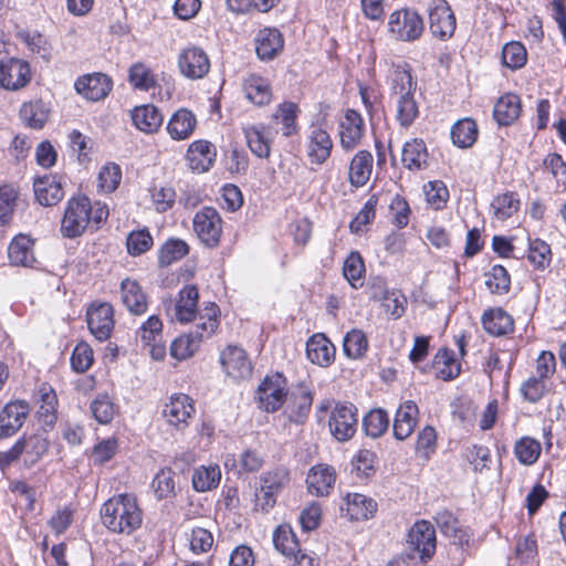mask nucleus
Here are the masks:
<instances>
[{
    "label": "nucleus",
    "mask_w": 566,
    "mask_h": 566,
    "mask_svg": "<svg viewBox=\"0 0 566 566\" xmlns=\"http://www.w3.org/2000/svg\"><path fill=\"white\" fill-rule=\"evenodd\" d=\"M389 97L395 105V118L401 128H409L419 116L416 101V82L407 65H396L389 77Z\"/></svg>",
    "instance_id": "obj_1"
},
{
    "label": "nucleus",
    "mask_w": 566,
    "mask_h": 566,
    "mask_svg": "<svg viewBox=\"0 0 566 566\" xmlns=\"http://www.w3.org/2000/svg\"><path fill=\"white\" fill-rule=\"evenodd\" d=\"M108 217V208L101 202L92 203L85 196L72 197L66 202L61 221L64 238L74 239L82 235L90 224L98 228Z\"/></svg>",
    "instance_id": "obj_2"
},
{
    "label": "nucleus",
    "mask_w": 566,
    "mask_h": 566,
    "mask_svg": "<svg viewBox=\"0 0 566 566\" xmlns=\"http://www.w3.org/2000/svg\"><path fill=\"white\" fill-rule=\"evenodd\" d=\"M103 525L113 533L130 535L143 523V512L133 494L123 493L108 499L101 509Z\"/></svg>",
    "instance_id": "obj_3"
},
{
    "label": "nucleus",
    "mask_w": 566,
    "mask_h": 566,
    "mask_svg": "<svg viewBox=\"0 0 566 566\" xmlns=\"http://www.w3.org/2000/svg\"><path fill=\"white\" fill-rule=\"evenodd\" d=\"M327 416L329 432L337 441L344 442L355 436L358 427V409L355 405L326 399L317 407V422L324 421Z\"/></svg>",
    "instance_id": "obj_4"
},
{
    "label": "nucleus",
    "mask_w": 566,
    "mask_h": 566,
    "mask_svg": "<svg viewBox=\"0 0 566 566\" xmlns=\"http://www.w3.org/2000/svg\"><path fill=\"white\" fill-rule=\"evenodd\" d=\"M219 307L210 303L199 314L197 329L177 337L170 345V355L177 360H186L199 349L205 337L211 336L219 326Z\"/></svg>",
    "instance_id": "obj_5"
},
{
    "label": "nucleus",
    "mask_w": 566,
    "mask_h": 566,
    "mask_svg": "<svg viewBox=\"0 0 566 566\" xmlns=\"http://www.w3.org/2000/svg\"><path fill=\"white\" fill-rule=\"evenodd\" d=\"M423 29V20L415 10H396L389 15L388 31L397 41L413 42L421 36Z\"/></svg>",
    "instance_id": "obj_6"
},
{
    "label": "nucleus",
    "mask_w": 566,
    "mask_h": 566,
    "mask_svg": "<svg viewBox=\"0 0 566 566\" xmlns=\"http://www.w3.org/2000/svg\"><path fill=\"white\" fill-rule=\"evenodd\" d=\"M223 221L217 209L203 207L192 219L193 231L199 241L207 248H217L222 235Z\"/></svg>",
    "instance_id": "obj_7"
},
{
    "label": "nucleus",
    "mask_w": 566,
    "mask_h": 566,
    "mask_svg": "<svg viewBox=\"0 0 566 566\" xmlns=\"http://www.w3.org/2000/svg\"><path fill=\"white\" fill-rule=\"evenodd\" d=\"M429 27L433 36L450 39L457 28L454 13L446 0H432L429 4Z\"/></svg>",
    "instance_id": "obj_8"
},
{
    "label": "nucleus",
    "mask_w": 566,
    "mask_h": 566,
    "mask_svg": "<svg viewBox=\"0 0 566 566\" xmlns=\"http://www.w3.org/2000/svg\"><path fill=\"white\" fill-rule=\"evenodd\" d=\"M30 410V405L25 400L17 399L7 402L0 410V439H8L18 433Z\"/></svg>",
    "instance_id": "obj_9"
},
{
    "label": "nucleus",
    "mask_w": 566,
    "mask_h": 566,
    "mask_svg": "<svg viewBox=\"0 0 566 566\" xmlns=\"http://www.w3.org/2000/svg\"><path fill=\"white\" fill-rule=\"evenodd\" d=\"M178 69L186 78L200 80L209 73L210 60L201 48L188 46L178 55Z\"/></svg>",
    "instance_id": "obj_10"
},
{
    "label": "nucleus",
    "mask_w": 566,
    "mask_h": 566,
    "mask_svg": "<svg viewBox=\"0 0 566 566\" xmlns=\"http://www.w3.org/2000/svg\"><path fill=\"white\" fill-rule=\"evenodd\" d=\"M256 398L261 409L275 412L286 398L285 380L280 374L266 376L258 388Z\"/></svg>",
    "instance_id": "obj_11"
},
{
    "label": "nucleus",
    "mask_w": 566,
    "mask_h": 566,
    "mask_svg": "<svg viewBox=\"0 0 566 566\" xmlns=\"http://www.w3.org/2000/svg\"><path fill=\"white\" fill-rule=\"evenodd\" d=\"M409 548L417 552L421 560H427L436 552V531L433 525L424 520L416 522L408 533Z\"/></svg>",
    "instance_id": "obj_12"
},
{
    "label": "nucleus",
    "mask_w": 566,
    "mask_h": 566,
    "mask_svg": "<svg viewBox=\"0 0 566 566\" xmlns=\"http://www.w3.org/2000/svg\"><path fill=\"white\" fill-rule=\"evenodd\" d=\"M114 312L109 303H93L86 312L87 326L99 342L106 340L114 328Z\"/></svg>",
    "instance_id": "obj_13"
},
{
    "label": "nucleus",
    "mask_w": 566,
    "mask_h": 566,
    "mask_svg": "<svg viewBox=\"0 0 566 566\" xmlns=\"http://www.w3.org/2000/svg\"><path fill=\"white\" fill-rule=\"evenodd\" d=\"M31 80L30 66L20 59H9L0 62V87L17 91Z\"/></svg>",
    "instance_id": "obj_14"
},
{
    "label": "nucleus",
    "mask_w": 566,
    "mask_h": 566,
    "mask_svg": "<svg viewBox=\"0 0 566 566\" xmlns=\"http://www.w3.org/2000/svg\"><path fill=\"white\" fill-rule=\"evenodd\" d=\"M74 87L86 99L97 102L109 94L113 88V81L104 73L85 74L75 81Z\"/></svg>",
    "instance_id": "obj_15"
},
{
    "label": "nucleus",
    "mask_w": 566,
    "mask_h": 566,
    "mask_svg": "<svg viewBox=\"0 0 566 566\" xmlns=\"http://www.w3.org/2000/svg\"><path fill=\"white\" fill-rule=\"evenodd\" d=\"M220 363L227 375L235 380L252 375V364L241 347L228 346L220 355Z\"/></svg>",
    "instance_id": "obj_16"
},
{
    "label": "nucleus",
    "mask_w": 566,
    "mask_h": 566,
    "mask_svg": "<svg viewBox=\"0 0 566 566\" xmlns=\"http://www.w3.org/2000/svg\"><path fill=\"white\" fill-rule=\"evenodd\" d=\"M333 140L324 128L312 126L306 137V155L311 164L323 165L329 158Z\"/></svg>",
    "instance_id": "obj_17"
},
{
    "label": "nucleus",
    "mask_w": 566,
    "mask_h": 566,
    "mask_svg": "<svg viewBox=\"0 0 566 566\" xmlns=\"http://www.w3.org/2000/svg\"><path fill=\"white\" fill-rule=\"evenodd\" d=\"M216 157L214 145L203 139L192 142L186 155L188 167L197 174L208 171L216 161Z\"/></svg>",
    "instance_id": "obj_18"
},
{
    "label": "nucleus",
    "mask_w": 566,
    "mask_h": 566,
    "mask_svg": "<svg viewBox=\"0 0 566 566\" xmlns=\"http://www.w3.org/2000/svg\"><path fill=\"white\" fill-rule=\"evenodd\" d=\"M364 134V120L360 114L354 109H347L339 123V139L344 150L356 148Z\"/></svg>",
    "instance_id": "obj_19"
},
{
    "label": "nucleus",
    "mask_w": 566,
    "mask_h": 566,
    "mask_svg": "<svg viewBox=\"0 0 566 566\" xmlns=\"http://www.w3.org/2000/svg\"><path fill=\"white\" fill-rule=\"evenodd\" d=\"M255 52L261 61L275 59L283 50L284 38L275 28H263L254 38Z\"/></svg>",
    "instance_id": "obj_20"
},
{
    "label": "nucleus",
    "mask_w": 566,
    "mask_h": 566,
    "mask_svg": "<svg viewBox=\"0 0 566 566\" xmlns=\"http://www.w3.org/2000/svg\"><path fill=\"white\" fill-rule=\"evenodd\" d=\"M33 190L38 202L44 207H51L60 202L64 197L60 177L44 175L33 182Z\"/></svg>",
    "instance_id": "obj_21"
},
{
    "label": "nucleus",
    "mask_w": 566,
    "mask_h": 566,
    "mask_svg": "<svg viewBox=\"0 0 566 566\" xmlns=\"http://www.w3.org/2000/svg\"><path fill=\"white\" fill-rule=\"evenodd\" d=\"M335 346L322 333L314 334L306 342V356L308 360L321 367H328L335 360Z\"/></svg>",
    "instance_id": "obj_22"
},
{
    "label": "nucleus",
    "mask_w": 566,
    "mask_h": 566,
    "mask_svg": "<svg viewBox=\"0 0 566 566\" xmlns=\"http://www.w3.org/2000/svg\"><path fill=\"white\" fill-rule=\"evenodd\" d=\"M419 409L412 400L402 402L395 415L394 437L397 440H405L412 434L418 423Z\"/></svg>",
    "instance_id": "obj_23"
},
{
    "label": "nucleus",
    "mask_w": 566,
    "mask_h": 566,
    "mask_svg": "<svg viewBox=\"0 0 566 566\" xmlns=\"http://www.w3.org/2000/svg\"><path fill=\"white\" fill-rule=\"evenodd\" d=\"M242 90L245 98L256 106L268 105L272 101V87L266 77L251 73L243 78Z\"/></svg>",
    "instance_id": "obj_24"
},
{
    "label": "nucleus",
    "mask_w": 566,
    "mask_h": 566,
    "mask_svg": "<svg viewBox=\"0 0 566 566\" xmlns=\"http://www.w3.org/2000/svg\"><path fill=\"white\" fill-rule=\"evenodd\" d=\"M336 481L335 470L327 464L313 467L306 478L307 489L316 496L328 495Z\"/></svg>",
    "instance_id": "obj_25"
},
{
    "label": "nucleus",
    "mask_w": 566,
    "mask_h": 566,
    "mask_svg": "<svg viewBox=\"0 0 566 566\" xmlns=\"http://www.w3.org/2000/svg\"><path fill=\"white\" fill-rule=\"evenodd\" d=\"M195 412L192 400L185 394H178L170 398L164 407L163 413L168 422L177 428L188 423V419Z\"/></svg>",
    "instance_id": "obj_26"
},
{
    "label": "nucleus",
    "mask_w": 566,
    "mask_h": 566,
    "mask_svg": "<svg viewBox=\"0 0 566 566\" xmlns=\"http://www.w3.org/2000/svg\"><path fill=\"white\" fill-rule=\"evenodd\" d=\"M40 407L38 419L44 429H52L57 420V396L55 390L48 384H42L39 388Z\"/></svg>",
    "instance_id": "obj_27"
},
{
    "label": "nucleus",
    "mask_w": 566,
    "mask_h": 566,
    "mask_svg": "<svg viewBox=\"0 0 566 566\" xmlns=\"http://www.w3.org/2000/svg\"><path fill=\"white\" fill-rule=\"evenodd\" d=\"M522 102L518 95L506 93L494 104L493 118L500 126L512 125L521 115Z\"/></svg>",
    "instance_id": "obj_28"
},
{
    "label": "nucleus",
    "mask_w": 566,
    "mask_h": 566,
    "mask_svg": "<svg viewBox=\"0 0 566 566\" xmlns=\"http://www.w3.org/2000/svg\"><path fill=\"white\" fill-rule=\"evenodd\" d=\"M120 297L123 304L134 315H142L148 308L147 297L135 280L125 279L122 281Z\"/></svg>",
    "instance_id": "obj_29"
},
{
    "label": "nucleus",
    "mask_w": 566,
    "mask_h": 566,
    "mask_svg": "<svg viewBox=\"0 0 566 566\" xmlns=\"http://www.w3.org/2000/svg\"><path fill=\"white\" fill-rule=\"evenodd\" d=\"M130 118L134 126L145 134L156 133L164 120L160 111L151 104L136 106L130 112Z\"/></svg>",
    "instance_id": "obj_30"
},
{
    "label": "nucleus",
    "mask_w": 566,
    "mask_h": 566,
    "mask_svg": "<svg viewBox=\"0 0 566 566\" xmlns=\"http://www.w3.org/2000/svg\"><path fill=\"white\" fill-rule=\"evenodd\" d=\"M197 126V118L186 108L176 111L167 124V132L174 140H185L191 136Z\"/></svg>",
    "instance_id": "obj_31"
},
{
    "label": "nucleus",
    "mask_w": 566,
    "mask_h": 566,
    "mask_svg": "<svg viewBox=\"0 0 566 566\" xmlns=\"http://www.w3.org/2000/svg\"><path fill=\"white\" fill-rule=\"evenodd\" d=\"M199 293L195 285H186L179 291L175 304V317L180 323H188L196 317Z\"/></svg>",
    "instance_id": "obj_32"
},
{
    "label": "nucleus",
    "mask_w": 566,
    "mask_h": 566,
    "mask_svg": "<svg viewBox=\"0 0 566 566\" xmlns=\"http://www.w3.org/2000/svg\"><path fill=\"white\" fill-rule=\"evenodd\" d=\"M374 158L367 150H359L352 159L348 180L352 186L359 188L367 184L373 170Z\"/></svg>",
    "instance_id": "obj_33"
},
{
    "label": "nucleus",
    "mask_w": 566,
    "mask_h": 566,
    "mask_svg": "<svg viewBox=\"0 0 566 566\" xmlns=\"http://www.w3.org/2000/svg\"><path fill=\"white\" fill-rule=\"evenodd\" d=\"M11 264L31 268L36 262L33 252V241L27 235L15 237L8 248Z\"/></svg>",
    "instance_id": "obj_34"
},
{
    "label": "nucleus",
    "mask_w": 566,
    "mask_h": 566,
    "mask_svg": "<svg viewBox=\"0 0 566 566\" xmlns=\"http://www.w3.org/2000/svg\"><path fill=\"white\" fill-rule=\"evenodd\" d=\"M481 322L485 332L493 336L506 335L513 331L512 316L500 307L486 310Z\"/></svg>",
    "instance_id": "obj_35"
},
{
    "label": "nucleus",
    "mask_w": 566,
    "mask_h": 566,
    "mask_svg": "<svg viewBox=\"0 0 566 566\" xmlns=\"http://www.w3.org/2000/svg\"><path fill=\"white\" fill-rule=\"evenodd\" d=\"M401 161L409 170H421L428 165V150L421 138H413L405 143Z\"/></svg>",
    "instance_id": "obj_36"
},
{
    "label": "nucleus",
    "mask_w": 566,
    "mask_h": 566,
    "mask_svg": "<svg viewBox=\"0 0 566 566\" xmlns=\"http://www.w3.org/2000/svg\"><path fill=\"white\" fill-rule=\"evenodd\" d=\"M377 511V503L360 493H352L346 496V514L353 521L368 520Z\"/></svg>",
    "instance_id": "obj_37"
},
{
    "label": "nucleus",
    "mask_w": 566,
    "mask_h": 566,
    "mask_svg": "<svg viewBox=\"0 0 566 566\" xmlns=\"http://www.w3.org/2000/svg\"><path fill=\"white\" fill-rule=\"evenodd\" d=\"M369 348V342L364 331L353 328L343 338V352L353 360L363 359Z\"/></svg>",
    "instance_id": "obj_38"
},
{
    "label": "nucleus",
    "mask_w": 566,
    "mask_h": 566,
    "mask_svg": "<svg viewBox=\"0 0 566 566\" xmlns=\"http://www.w3.org/2000/svg\"><path fill=\"white\" fill-rule=\"evenodd\" d=\"M221 480V470L217 464L200 465L193 470L192 486L197 492L216 489Z\"/></svg>",
    "instance_id": "obj_39"
},
{
    "label": "nucleus",
    "mask_w": 566,
    "mask_h": 566,
    "mask_svg": "<svg viewBox=\"0 0 566 566\" xmlns=\"http://www.w3.org/2000/svg\"><path fill=\"white\" fill-rule=\"evenodd\" d=\"M451 138L459 148L471 147L478 138V126L471 118L458 120L451 128Z\"/></svg>",
    "instance_id": "obj_40"
},
{
    "label": "nucleus",
    "mask_w": 566,
    "mask_h": 566,
    "mask_svg": "<svg viewBox=\"0 0 566 566\" xmlns=\"http://www.w3.org/2000/svg\"><path fill=\"white\" fill-rule=\"evenodd\" d=\"M434 521L441 533L448 537H451L454 543H468L469 535L467 531L461 528L458 518L454 517L452 513L448 511H441L437 513Z\"/></svg>",
    "instance_id": "obj_41"
},
{
    "label": "nucleus",
    "mask_w": 566,
    "mask_h": 566,
    "mask_svg": "<svg viewBox=\"0 0 566 566\" xmlns=\"http://www.w3.org/2000/svg\"><path fill=\"white\" fill-rule=\"evenodd\" d=\"M273 544L275 549L286 557L300 551L298 541L290 524H281L274 530Z\"/></svg>",
    "instance_id": "obj_42"
},
{
    "label": "nucleus",
    "mask_w": 566,
    "mask_h": 566,
    "mask_svg": "<svg viewBox=\"0 0 566 566\" xmlns=\"http://www.w3.org/2000/svg\"><path fill=\"white\" fill-rule=\"evenodd\" d=\"M361 426L366 436L374 439L379 438L389 427V416L381 408L371 409L363 418Z\"/></svg>",
    "instance_id": "obj_43"
},
{
    "label": "nucleus",
    "mask_w": 566,
    "mask_h": 566,
    "mask_svg": "<svg viewBox=\"0 0 566 566\" xmlns=\"http://www.w3.org/2000/svg\"><path fill=\"white\" fill-rule=\"evenodd\" d=\"M244 136L250 150L260 158L270 155V142L264 126H250L244 128Z\"/></svg>",
    "instance_id": "obj_44"
},
{
    "label": "nucleus",
    "mask_w": 566,
    "mask_h": 566,
    "mask_svg": "<svg viewBox=\"0 0 566 566\" xmlns=\"http://www.w3.org/2000/svg\"><path fill=\"white\" fill-rule=\"evenodd\" d=\"M189 253V245L181 239H168L158 252V263L160 266H169L170 264L181 260Z\"/></svg>",
    "instance_id": "obj_45"
},
{
    "label": "nucleus",
    "mask_w": 566,
    "mask_h": 566,
    "mask_svg": "<svg viewBox=\"0 0 566 566\" xmlns=\"http://www.w3.org/2000/svg\"><path fill=\"white\" fill-rule=\"evenodd\" d=\"M365 263L357 251H352L344 261L343 274L349 285L354 289L361 287L364 284Z\"/></svg>",
    "instance_id": "obj_46"
},
{
    "label": "nucleus",
    "mask_w": 566,
    "mask_h": 566,
    "mask_svg": "<svg viewBox=\"0 0 566 566\" xmlns=\"http://www.w3.org/2000/svg\"><path fill=\"white\" fill-rule=\"evenodd\" d=\"M22 122L30 128L40 129L49 117V111L41 101L24 103L20 109Z\"/></svg>",
    "instance_id": "obj_47"
},
{
    "label": "nucleus",
    "mask_w": 566,
    "mask_h": 566,
    "mask_svg": "<svg viewBox=\"0 0 566 566\" xmlns=\"http://www.w3.org/2000/svg\"><path fill=\"white\" fill-rule=\"evenodd\" d=\"M19 440L22 442L24 462L29 465L36 463L49 448L46 438L39 434L23 436Z\"/></svg>",
    "instance_id": "obj_48"
},
{
    "label": "nucleus",
    "mask_w": 566,
    "mask_h": 566,
    "mask_svg": "<svg viewBox=\"0 0 566 566\" xmlns=\"http://www.w3.org/2000/svg\"><path fill=\"white\" fill-rule=\"evenodd\" d=\"M513 358L510 357V361L504 368L501 355L497 352H492L484 363V371L489 375L491 384L502 380L504 387L509 386L510 375L512 370Z\"/></svg>",
    "instance_id": "obj_49"
},
{
    "label": "nucleus",
    "mask_w": 566,
    "mask_h": 566,
    "mask_svg": "<svg viewBox=\"0 0 566 566\" xmlns=\"http://www.w3.org/2000/svg\"><path fill=\"white\" fill-rule=\"evenodd\" d=\"M297 113H298V107L293 102H284L277 106L273 117L277 123L282 124V135L283 136L289 137L296 133V130H297V125H296Z\"/></svg>",
    "instance_id": "obj_50"
},
{
    "label": "nucleus",
    "mask_w": 566,
    "mask_h": 566,
    "mask_svg": "<svg viewBox=\"0 0 566 566\" xmlns=\"http://www.w3.org/2000/svg\"><path fill=\"white\" fill-rule=\"evenodd\" d=\"M491 208L497 220L505 221L518 211L520 200L514 192H505L492 200Z\"/></svg>",
    "instance_id": "obj_51"
},
{
    "label": "nucleus",
    "mask_w": 566,
    "mask_h": 566,
    "mask_svg": "<svg viewBox=\"0 0 566 566\" xmlns=\"http://www.w3.org/2000/svg\"><path fill=\"white\" fill-rule=\"evenodd\" d=\"M128 81L136 90L149 91L156 85L157 80L150 67L142 62H137L129 67Z\"/></svg>",
    "instance_id": "obj_52"
},
{
    "label": "nucleus",
    "mask_w": 566,
    "mask_h": 566,
    "mask_svg": "<svg viewBox=\"0 0 566 566\" xmlns=\"http://www.w3.org/2000/svg\"><path fill=\"white\" fill-rule=\"evenodd\" d=\"M485 286L492 294L503 295L510 291L511 277L507 270L496 264L485 273Z\"/></svg>",
    "instance_id": "obj_53"
},
{
    "label": "nucleus",
    "mask_w": 566,
    "mask_h": 566,
    "mask_svg": "<svg viewBox=\"0 0 566 566\" xmlns=\"http://www.w3.org/2000/svg\"><path fill=\"white\" fill-rule=\"evenodd\" d=\"M434 365L440 378L443 380L453 379L460 374V364L455 359L454 353L450 349H440L434 357Z\"/></svg>",
    "instance_id": "obj_54"
},
{
    "label": "nucleus",
    "mask_w": 566,
    "mask_h": 566,
    "mask_svg": "<svg viewBox=\"0 0 566 566\" xmlns=\"http://www.w3.org/2000/svg\"><path fill=\"white\" fill-rule=\"evenodd\" d=\"M541 443L530 437H523L515 442L514 454L520 463L531 465L535 463L541 454Z\"/></svg>",
    "instance_id": "obj_55"
},
{
    "label": "nucleus",
    "mask_w": 566,
    "mask_h": 566,
    "mask_svg": "<svg viewBox=\"0 0 566 566\" xmlns=\"http://www.w3.org/2000/svg\"><path fill=\"white\" fill-rule=\"evenodd\" d=\"M527 52L525 46L517 41L506 43L502 49V63L511 70H518L525 65Z\"/></svg>",
    "instance_id": "obj_56"
},
{
    "label": "nucleus",
    "mask_w": 566,
    "mask_h": 566,
    "mask_svg": "<svg viewBox=\"0 0 566 566\" xmlns=\"http://www.w3.org/2000/svg\"><path fill=\"white\" fill-rule=\"evenodd\" d=\"M153 244L154 240L147 228L129 232L126 239L127 252L132 256L146 253Z\"/></svg>",
    "instance_id": "obj_57"
},
{
    "label": "nucleus",
    "mask_w": 566,
    "mask_h": 566,
    "mask_svg": "<svg viewBox=\"0 0 566 566\" xmlns=\"http://www.w3.org/2000/svg\"><path fill=\"white\" fill-rule=\"evenodd\" d=\"M527 259L536 269L547 268L552 260L549 245L541 239L530 240Z\"/></svg>",
    "instance_id": "obj_58"
},
{
    "label": "nucleus",
    "mask_w": 566,
    "mask_h": 566,
    "mask_svg": "<svg viewBox=\"0 0 566 566\" xmlns=\"http://www.w3.org/2000/svg\"><path fill=\"white\" fill-rule=\"evenodd\" d=\"M313 402V397L311 391L308 390H301L300 394H297L294 397V403L293 407H289V418L291 421L301 423L304 421V419L307 417Z\"/></svg>",
    "instance_id": "obj_59"
},
{
    "label": "nucleus",
    "mask_w": 566,
    "mask_h": 566,
    "mask_svg": "<svg viewBox=\"0 0 566 566\" xmlns=\"http://www.w3.org/2000/svg\"><path fill=\"white\" fill-rule=\"evenodd\" d=\"M174 471L170 468L160 469L153 479V488L159 499H166L175 492Z\"/></svg>",
    "instance_id": "obj_60"
},
{
    "label": "nucleus",
    "mask_w": 566,
    "mask_h": 566,
    "mask_svg": "<svg viewBox=\"0 0 566 566\" xmlns=\"http://www.w3.org/2000/svg\"><path fill=\"white\" fill-rule=\"evenodd\" d=\"M91 411L94 418L102 424H106L112 421L115 409L111 398L104 394H99L91 403Z\"/></svg>",
    "instance_id": "obj_61"
},
{
    "label": "nucleus",
    "mask_w": 566,
    "mask_h": 566,
    "mask_svg": "<svg viewBox=\"0 0 566 566\" xmlns=\"http://www.w3.org/2000/svg\"><path fill=\"white\" fill-rule=\"evenodd\" d=\"M120 179V167L114 163L107 164L98 174V187L104 192H113L118 187Z\"/></svg>",
    "instance_id": "obj_62"
},
{
    "label": "nucleus",
    "mask_w": 566,
    "mask_h": 566,
    "mask_svg": "<svg viewBox=\"0 0 566 566\" xmlns=\"http://www.w3.org/2000/svg\"><path fill=\"white\" fill-rule=\"evenodd\" d=\"M94 361L93 349L87 343H78L71 356V366L76 373H85Z\"/></svg>",
    "instance_id": "obj_63"
},
{
    "label": "nucleus",
    "mask_w": 566,
    "mask_h": 566,
    "mask_svg": "<svg viewBox=\"0 0 566 566\" xmlns=\"http://www.w3.org/2000/svg\"><path fill=\"white\" fill-rule=\"evenodd\" d=\"M138 334L144 345L163 340V323L156 315L148 317L139 327Z\"/></svg>",
    "instance_id": "obj_64"
}]
</instances>
